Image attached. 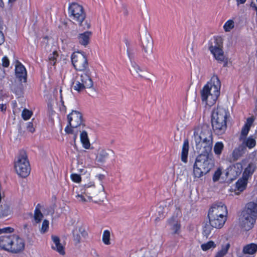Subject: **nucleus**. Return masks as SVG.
Wrapping results in <instances>:
<instances>
[{"label": "nucleus", "mask_w": 257, "mask_h": 257, "mask_svg": "<svg viewBox=\"0 0 257 257\" xmlns=\"http://www.w3.org/2000/svg\"><path fill=\"white\" fill-rule=\"evenodd\" d=\"M17 0H9V3H13L14 2H15Z\"/></svg>", "instance_id": "nucleus-63"}, {"label": "nucleus", "mask_w": 257, "mask_h": 257, "mask_svg": "<svg viewBox=\"0 0 257 257\" xmlns=\"http://www.w3.org/2000/svg\"><path fill=\"white\" fill-rule=\"evenodd\" d=\"M246 150L244 146H239L238 148H235L232 152V158L233 161L238 160L244 153Z\"/></svg>", "instance_id": "nucleus-32"}, {"label": "nucleus", "mask_w": 257, "mask_h": 257, "mask_svg": "<svg viewBox=\"0 0 257 257\" xmlns=\"http://www.w3.org/2000/svg\"><path fill=\"white\" fill-rule=\"evenodd\" d=\"M10 61L7 57L5 56L2 59V65L5 67H8L9 66Z\"/></svg>", "instance_id": "nucleus-51"}, {"label": "nucleus", "mask_w": 257, "mask_h": 257, "mask_svg": "<svg viewBox=\"0 0 257 257\" xmlns=\"http://www.w3.org/2000/svg\"><path fill=\"white\" fill-rule=\"evenodd\" d=\"M170 230L173 234H178L180 232L181 225L177 217L173 216L168 221Z\"/></svg>", "instance_id": "nucleus-22"}, {"label": "nucleus", "mask_w": 257, "mask_h": 257, "mask_svg": "<svg viewBox=\"0 0 257 257\" xmlns=\"http://www.w3.org/2000/svg\"><path fill=\"white\" fill-rule=\"evenodd\" d=\"M80 140L82 144L83 148L86 149H89L90 148V143L89 142L87 133L85 131H82L81 128Z\"/></svg>", "instance_id": "nucleus-30"}, {"label": "nucleus", "mask_w": 257, "mask_h": 257, "mask_svg": "<svg viewBox=\"0 0 257 257\" xmlns=\"http://www.w3.org/2000/svg\"><path fill=\"white\" fill-rule=\"evenodd\" d=\"M68 13L70 19L74 23L77 24L84 30L90 28V23L88 21H85L86 14L82 6L76 3H71L68 8Z\"/></svg>", "instance_id": "nucleus-6"}, {"label": "nucleus", "mask_w": 257, "mask_h": 257, "mask_svg": "<svg viewBox=\"0 0 257 257\" xmlns=\"http://www.w3.org/2000/svg\"><path fill=\"white\" fill-rule=\"evenodd\" d=\"M49 221L47 220H44L42 223V227L40 229V231L42 233L47 232L49 228Z\"/></svg>", "instance_id": "nucleus-45"}, {"label": "nucleus", "mask_w": 257, "mask_h": 257, "mask_svg": "<svg viewBox=\"0 0 257 257\" xmlns=\"http://www.w3.org/2000/svg\"><path fill=\"white\" fill-rule=\"evenodd\" d=\"M14 168L16 173L21 177L25 178L29 175L31 167L26 151L20 152L15 159Z\"/></svg>", "instance_id": "nucleus-7"}, {"label": "nucleus", "mask_w": 257, "mask_h": 257, "mask_svg": "<svg viewBox=\"0 0 257 257\" xmlns=\"http://www.w3.org/2000/svg\"><path fill=\"white\" fill-rule=\"evenodd\" d=\"M238 257H252V256H248V255H245V254H241L240 256H239Z\"/></svg>", "instance_id": "nucleus-62"}, {"label": "nucleus", "mask_w": 257, "mask_h": 257, "mask_svg": "<svg viewBox=\"0 0 257 257\" xmlns=\"http://www.w3.org/2000/svg\"><path fill=\"white\" fill-rule=\"evenodd\" d=\"M229 116V112L222 107L213 109L211 115V124L214 133L217 135L224 134L227 128V119Z\"/></svg>", "instance_id": "nucleus-3"}, {"label": "nucleus", "mask_w": 257, "mask_h": 257, "mask_svg": "<svg viewBox=\"0 0 257 257\" xmlns=\"http://www.w3.org/2000/svg\"><path fill=\"white\" fill-rule=\"evenodd\" d=\"M112 152V151L109 149H100L97 154L96 160L98 162L103 163L108 158L109 154Z\"/></svg>", "instance_id": "nucleus-25"}, {"label": "nucleus", "mask_w": 257, "mask_h": 257, "mask_svg": "<svg viewBox=\"0 0 257 257\" xmlns=\"http://www.w3.org/2000/svg\"><path fill=\"white\" fill-rule=\"evenodd\" d=\"M13 213L10 205L8 203H2L0 205V217L5 218L10 216Z\"/></svg>", "instance_id": "nucleus-24"}, {"label": "nucleus", "mask_w": 257, "mask_h": 257, "mask_svg": "<svg viewBox=\"0 0 257 257\" xmlns=\"http://www.w3.org/2000/svg\"><path fill=\"white\" fill-rule=\"evenodd\" d=\"M78 171L79 173L83 174H85L87 172L86 170L84 168H79V167L78 168Z\"/></svg>", "instance_id": "nucleus-54"}, {"label": "nucleus", "mask_w": 257, "mask_h": 257, "mask_svg": "<svg viewBox=\"0 0 257 257\" xmlns=\"http://www.w3.org/2000/svg\"><path fill=\"white\" fill-rule=\"evenodd\" d=\"M213 228L210 223L206 224L203 227V234L204 235L208 237L213 232Z\"/></svg>", "instance_id": "nucleus-38"}, {"label": "nucleus", "mask_w": 257, "mask_h": 257, "mask_svg": "<svg viewBox=\"0 0 257 257\" xmlns=\"http://www.w3.org/2000/svg\"><path fill=\"white\" fill-rule=\"evenodd\" d=\"M33 113L31 111L24 109L22 112V116L25 120H28L31 117Z\"/></svg>", "instance_id": "nucleus-43"}, {"label": "nucleus", "mask_w": 257, "mask_h": 257, "mask_svg": "<svg viewBox=\"0 0 257 257\" xmlns=\"http://www.w3.org/2000/svg\"><path fill=\"white\" fill-rule=\"evenodd\" d=\"M214 166L212 154H200L193 166V175L199 178L207 174Z\"/></svg>", "instance_id": "nucleus-4"}, {"label": "nucleus", "mask_w": 257, "mask_h": 257, "mask_svg": "<svg viewBox=\"0 0 257 257\" xmlns=\"http://www.w3.org/2000/svg\"><path fill=\"white\" fill-rule=\"evenodd\" d=\"M131 73L135 77L141 79H150L151 74L140 67L135 61H131V66L130 68Z\"/></svg>", "instance_id": "nucleus-13"}, {"label": "nucleus", "mask_w": 257, "mask_h": 257, "mask_svg": "<svg viewBox=\"0 0 257 257\" xmlns=\"http://www.w3.org/2000/svg\"><path fill=\"white\" fill-rule=\"evenodd\" d=\"M224 148V145L223 143L221 142H218L215 143L214 147V152L217 155H220Z\"/></svg>", "instance_id": "nucleus-37"}, {"label": "nucleus", "mask_w": 257, "mask_h": 257, "mask_svg": "<svg viewBox=\"0 0 257 257\" xmlns=\"http://www.w3.org/2000/svg\"><path fill=\"white\" fill-rule=\"evenodd\" d=\"M43 217V215L41 211L39 209L36 208L34 214L35 221L38 223L42 219Z\"/></svg>", "instance_id": "nucleus-42"}, {"label": "nucleus", "mask_w": 257, "mask_h": 257, "mask_svg": "<svg viewBox=\"0 0 257 257\" xmlns=\"http://www.w3.org/2000/svg\"><path fill=\"white\" fill-rule=\"evenodd\" d=\"M52 51H53V54L52 55H51L49 57V59L50 62V63L52 65H54L56 63V59L58 56V54H57V52L56 50H54Z\"/></svg>", "instance_id": "nucleus-44"}, {"label": "nucleus", "mask_w": 257, "mask_h": 257, "mask_svg": "<svg viewBox=\"0 0 257 257\" xmlns=\"http://www.w3.org/2000/svg\"><path fill=\"white\" fill-rule=\"evenodd\" d=\"M257 218V204L248 203L242 212L239 218V225L245 230H248L253 226Z\"/></svg>", "instance_id": "nucleus-5"}, {"label": "nucleus", "mask_w": 257, "mask_h": 257, "mask_svg": "<svg viewBox=\"0 0 257 257\" xmlns=\"http://www.w3.org/2000/svg\"><path fill=\"white\" fill-rule=\"evenodd\" d=\"M5 41V36L3 32L0 31V45L4 43Z\"/></svg>", "instance_id": "nucleus-52"}, {"label": "nucleus", "mask_w": 257, "mask_h": 257, "mask_svg": "<svg viewBox=\"0 0 257 257\" xmlns=\"http://www.w3.org/2000/svg\"><path fill=\"white\" fill-rule=\"evenodd\" d=\"M102 240L104 244L108 245L110 242V232L107 230L104 231L102 235Z\"/></svg>", "instance_id": "nucleus-41"}, {"label": "nucleus", "mask_w": 257, "mask_h": 257, "mask_svg": "<svg viewBox=\"0 0 257 257\" xmlns=\"http://www.w3.org/2000/svg\"><path fill=\"white\" fill-rule=\"evenodd\" d=\"M14 235H3L0 237V248L9 251Z\"/></svg>", "instance_id": "nucleus-23"}, {"label": "nucleus", "mask_w": 257, "mask_h": 257, "mask_svg": "<svg viewBox=\"0 0 257 257\" xmlns=\"http://www.w3.org/2000/svg\"><path fill=\"white\" fill-rule=\"evenodd\" d=\"M51 239L53 242L51 245L52 248L61 255H64L65 254V247L60 242L59 237L56 235H52Z\"/></svg>", "instance_id": "nucleus-17"}, {"label": "nucleus", "mask_w": 257, "mask_h": 257, "mask_svg": "<svg viewBox=\"0 0 257 257\" xmlns=\"http://www.w3.org/2000/svg\"><path fill=\"white\" fill-rule=\"evenodd\" d=\"M97 177L100 180H101L104 178V176L101 174H99L97 176Z\"/></svg>", "instance_id": "nucleus-59"}, {"label": "nucleus", "mask_w": 257, "mask_h": 257, "mask_svg": "<svg viewBox=\"0 0 257 257\" xmlns=\"http://www.w3.org/2000/svg\"><path fill=\"white\" fill-rule=\"evenodd\" d=\"M208 215L227 218L226 207L222 202L214 204L209 209Z\"/></svg>", "instance_id": "nucleus-15"}, {"label": "nucleus", "mask_w": 257, "mask_h": 257, "mask_svg": "<svg viewBox=\"0 0 257 257\" xmlns=\"http://www.w3.org/2000/svg\"><path fill=\"white\" fill-rule=\"evenodd\" d=\"M201 247L203 250L206 251L210 248H215L216 244L213 241H209L207 243L201 244Z\"/></svg>", "instance_id": "nucleus-40"}, {"label": "nucleus", "mask_w": 257, "mask_h": 257, "mask_svg": "<svg viewBox=\"0 0 257 257\" xmlns=\"http://www.w3.org/2000/svg\"><path fill=\"white\" fill-rule=\"evenodd\" d=\"M209 223L214 228H221L224 225L227 218L208 215Z\"/></svg>", "instance_id": "nucleus-19"}, {"label": "nucleus", "mask_w": 257, "mask_h": 257, "mask_svg": "<svg viewBox=\"0 0 257 257\" xmlns=\"http://www.w3.org/2000/svg\"><path fill=\"white\" fill-rule=\"evenodd\" d=\"M246 0H236L237 5L238 6L240 4H244Z\"/></svg>", "instance_id": "nucleus-57"}, {"label": "nucleus", "mask_w": 257, "mask_h": 257, "mask_svg": "<svg viewBox=\"0 0 257 257\" xmlns=\"http://www.w3.org/2000/svg\"><path fill=\"white\" fill-rule=\"evenodd\" d=\"M71 178L72 181L76 183H80L81 181V178L80 175L77 174H73L71 175Z\"/></svg>", "instance_id": "nucleus-47"}, {"label": "nucleus", "mask_w": 257, "mask_h": 257, "mask_svg": "<svg viewBox=\"0 0 257 257\" xmlns=\"http://www.w3.org/2000/svg\"><path fill=\"white\" fill-rule=\"evenodd\" d=\"M159 217H158L155 219V221L156 223H157L158 221H159L160 220H161L162 218L164 217L163 214H159Z\"/></svg>", "instance_id": "nucleus-56"}, {"label": "nucleus", "mask_w": 257, "mask_h": 257, "mask_svg": "<svg viewBox=\"0 0 257 257\" xmlns=\"http://www.w3.org/2000/svg\"><path fill=\"white\" fill-rule=\"evenodd\" d=\"M251 7L254 8V10L256 11V15H257V6H256L255 4L251 3Z\"/></svg>", "instance_id": "nucleus-58"}, {"label": "nucleus", "mask_w": 257, "mask_h": 257, "mask_svg": "<svg viewBox=\"0 0 257 257\" xmlns=\"http://www.w3.org/2000/svg\"><path fill=\"white\" fill-rule=\"evenodd\" d=\"M221 83L216 75H213L210 80L201 91L202 103L209 107L215 104L219 94Z\"/></svg>", "instance_id": "nucleus-2"}, {"label": "nucleus", "mask_w": 257, "mask_h": 257, "mask_svg": "<svg viewBox=\"0 0 257 257\" xmlns=\"http://www.w3.org/2000/svg\"><path fill=\"white\" fill-rule=\"evenodd\" d=\"M81 189L85 195L88 197L89 195L90 199L92 200L94 199L96 202H103L106 198L104 188L102 184L96 187L94 182H89L81 186Z\"/></svg>", "instance_id": "nucleus-8"}, {"label": "nucleus", "mask_w": 257, "mask_h": 257, "mask_svg": "<svg viewBox=\"0 0 257 257\" xmlns=\"http://www.w3.org/2000/svg\"><path fill=\"white\" fill-rule=\"evenodd\" d=\"M209 49L214 58L219 62H223L226 61L225 56L222 49L223 45L221 38H217L215 39L214 43H212Z\"/></svg>", "instance_id": "nucleus-11"}, {"label": "nucleus", "mask_w": 257, "mask_h": 257, "mask_svg": "<svg viewBox=\"0 0 257 257\" xmlns=\"http://www.w3.org/2000/svg\"><path fill=\"white\" fill-rule=\"evenodd\" d=\"M68 120L69 125L66 127L65 131L67 134L73 135L75 140L79 132L83 128L82 115L79 111H72L68 115Z\"/></svg>", "instance_id": "nucleus-9"}, {"label": "nucleus", "mask_w": 257, "mask_h": 257, "mask_svg": "<svg viewBox=\"0 0 257 257\" xmlns=\"http://www.w3.org/2000/svg\"><path fill=\"white\" fill-rule=\"evenodd\" d=\"M92 35V33L89 31H86L78 34L77 39L79 44L85 47L87 46L90 43V38Z\"/></svg>", "instance_id": "nucleus-20"}, {"label": "nucleus", "mask_w": 257, "mask_h": 257, "mask_svg": "<svg viewBox=\"0 0 257 257\" xmlns=\"http://www.w3.org/2000/svg\"><path fill=\"white\" fill-rule=\"evenodd\" d=\"M257 251V244L254 243H249L245 245L242 249V254L252 255Z\"/></svg>", "instance_id": "nucleus-27"}, {"label": "nucleus", "mask_w": 257, "mask_h": 257, "mask_svg": "<svg viewBox=\"0 0 257 257\" xmlns=\"http://www.w3.org/2000/svg\"><path fill=\"white\" fill-rule=\"evenodd\" d=\"M230 244L229 243H226L222 246L220 250L217 252L215 257H223L227 253Z\"/></svg>", "instance_id": "nucleus-36"}, {"label": "nucleus", "mask_w": 257, "mask_h": 257, "mask_svg": "<svg viewBox=\"0 0 257 257\" xmlns=\"http://www.w3.org/2000/svg\"><path fill=\"white\" fill-rule=\"evenodd\" d=\"M189 148V146L188 141L186 140L184 142L181 152V160L184 163H187V162Z\"/></svg>", "instance_id": "nucleus-31"}, {"label": "nucleus", "mask_w": 257, "mask_h": 257, "mask_svg": "<svg viewBox=\"0 0 257 257\" xmlns=\"http://www.w3.org/2000/svg\"><path fill=\"white\" fill-rule=\"evenodd\" d=\"M71 61L73 66L77 70L72 79V88L78 92H83L86 89H91V92L89 94L91 96L95 95L96 93L93 88V82L85 55L80 52H74L71 55Z\"/></svg>", "instance_id": "nucleus-1"}, {"label": "nucleus", "mask_w": 257, "mask_h": 257, "mask_svg": "<svg viewBox=\"0 0 257 257\" xmlns=\"http://www.w3.org/2000/svg\"><path fill=\"white\" fill-rule=\"evenodd\" d=\"M4 6V4L3 2V0H0V7H3Z\"/></svg>", "instance_id": "nucleus-60"}, {"label": "nucleus", "mask_w": 257, "mask_h": 257, "mask_svg": "<svg viewBox=\"0 0 257 257\" xmlns=\"http://www.w3.org/2000/svg\"><path fill=\"white\" fill-rule=\"evenodd\" d=\"M0 108L2 111H4L6 110L7 106L5 104H0Z\"/></svg>", "instance_id": "nucleus-55"}, {"label": "nucleus", "mask_w": 257, "mask_h": 257, "mask_svg": "<svg viewBox=\"0 0 257 257\" xmlns=\"http://www.w3.org/2000/svg\"><path fill=\"white\" fill-rule=\"evenodd\" d=\"M195 148L200 154H212V139L195 143Z\"/></svg>", "instance_id": "nucleus-16"}, {"label": "nucleus", "mask_w": 257, "mask_h": 257, "mask_svg": "<svg viewBox=\"0 0 257 257\" xmlns=\"http://www.w3.org/2000/svg\"><path fill=\"white\" fill-rule=\"evenodd\" d=\"M9 252L19 253L22 252L25 247L24 240L17 235H14Z\"/></svg>", "instance_id": "nucleus-14"}, {"label": "nucleus", "mask_w": 257, "mask_h": 257, "mask_svg": "<svg viewBox=\"0 0 257 257\" xmlns=\"http://www.w3.org/2000/svg\"><path fill=\"white\" fill-rule=\"evenodd\" d=\"M15 74L21 81L26 82L27 80V71L25 67L19 61L15 65Z\"/></svg>", "instance_id": "nucleus-18"}, {"label": "nucleus", "mask_w": 257, "mask_h": 257, "mask_svg": "<svg viewBox=\"0 0 257 257\" xmlns=\"http://www.w3.org/2000/svg\"><path fill=\"white\" fill-rule=\"evenodd\" d=\"M142 45L146 53H150L153 49V42L150 35L147 32L142 39Z\"/></svg>", "instance_id": "nucleus-21"}, {"label": "nucleus", "mask_w": 257, "mask_h": 257, "mask_svg": "<svg viewBox=\"0 0 257 257\" xmlns=\"http://www.w3.org/2000/svg\"><path fill=\"white\" fill-rule=\"evenodd\" d=\"M247 180V179L243 178L242 179L238 180L236 184V187L238 190L242 191L245 189L246 185Z\"/></svg>", "instance_id": "nucleus-35"}, {"label": "nucleus", "mask_w": 257, "mask_h": 257, "mask_svg": "<svg viewBox=\"0 0 257 257\" xmlns=\"http://www.w3.org/2000/svg\"><path fill=\"white\" fill-rule=\"evenodd\" d=\"M158 255V252L157 250L153 249L145 254V257H157Z\"/></svg>", "instance_id": "nucleus-48"}, {"label": "nucleus", "mask_w": 257, "mask_h": 257, "mask_svg": "<svg viewBox=\"0 0 257 257\" xmlns=\"http://www.w3.org/2000/svg\"><path fill=\"white\" fill-rule=\"evenodd\" d=\"M72 225L74 226L72 231L73 240L75 244L77 245L81 243L82 238H85L88 236V232L82 223L78 220L72 221Z\"/></svg>", "instance_id": "nucleus-10"}, {"label": "nucleus", "mask_w": 257, "mask_h": 257, "mask_svg": "<svg viewBox=\"0 0 257 257\" xmlns=\"http://www.w3.org/2000/svg\"><path fill=\"white\" fill-rule=\"evenodd\" d=\"M222 174L221 170L220 168L217 169V170L215 172L213 176V180L214 182H216L218 181L220 177Z\"/></svg>", "instance_id": "nucleus-46"}, {"label": "nucleus", "mask_w": 257, "mask_h": 257, "mask_svg": "<svg viewBox=\"0 0 257 257\" xmlns=\"http://www.w3.org/2000/svg\"><path fill=\"white\" fill-rule=\"evenodd\" d=\"M75 200L77 202L81 203H85L88 202L92 201L90 199V196L88 195V197L84 194V193L82 192V190L81 189L80 191L76 192L75 196Z\"/></svg>", "instance_id": "nucleus-28"}, {"label": "nucleus", "mask_w": 257, "mask_h": 257, "mask_svg": "<svg viewBox=\"0 0 257 257\" xmlns=\"http://www.w3.org/2000/svg\"><path fill=\"white\" fill-rule=\"evenodd\" d=\"M13 231L14 229L10 227L0 228V234L4 233H11Z\"/></svg>", "instance_id": "nucleus-49"}, {"label": "nucleus", "mask_w": 257, "mask_h": 257, "mask_svg": "<svg viewBox=\"0 0 257 257\" xmlns=\"http://www.w3.org/2000/svg\"><path fill=\"white\" fill-rule=\"evenodd\" d=\"M241 141H242V146H245L249 149H252L254 147L256 144V141L252 136L249 137L247 138H244Z\"/></svg>", "instance_id": "nucleus-33"}, {"label": "nucleus", "mask_w": 257, "mask_h": 257, "mask_svg": "<svg viewBox=\"0 0 257 257\" xmlns=\"http://www.w3.org/2000/svg\"><path fill=\"white\" fill-rule=\"evenodd\" d=\"M127 54H128V56L129 57L130 59H132V54H131V53L129 52V51H127Z\"/></svg>", "instance_id": "nucleus-61"}, {"label": "nucleus", "mask_w": 257, "mask_h": 257, "mask_svg": "<svg viewBox=\"0 0 257 257\" xmlns=\"http://www.w3.org/2000/svg\"><path fill=\"white\" fill-rule=\"evenodd\" d=\"M242 165L241 163H237L231 166L229 173L233 177L239 175L242 171Z\"/></svg>", "instance_id": "nucleus-26"}, {"label": "nucleus", "mask_w": 257, "mask_h": 257, "mask_svg": "<svg viewBox=\"0 0 257 257\" xmlns=\"http://www.w3.org/2000/svg\"><path fill=\"white\" fill-rule=\"evenodd\" d=\"M26 127L27 130L31 133H34L35 131L33 123L32 122H29L27 123Z\"/></svg>", "instance_id": "nucleus-50"}, {"label": "nucleus", "mask_w": 257, "mask_h": 257, "mask_svg": "<svg viewBox=\"0 0 257 257\" xmlns=\"http://www.w3.org/2000/svg\"><path fill=\"white\" fill-rule=\"evenodd\" d=\"M234 27V22L232 20H229L226 22L223 26L225 32H230Z\"/></svg>", "instance_id": "nucleus-39"}, {"label": "nucleus", "mask_w": 257, "mask_h": 257, "mask_svg": "<svg viewBox=\"0 0 257 257\" xmlns=\"http://www.w3.org/2000/svg\"><path fill=\"white\" fill-rule=\"evenodd\" d=\"M255 170V166L253 164H248V166L245 169L243 173V178L248 179L254 172Z\"/></svg>", "instance_id": "nucleus-34"}, {"label": "nucleus", "mask_w": 257, "mask_h": 257, "mask_svg": "<svg viewBox=\"0 0 257 257\" xmlns=\"http://www.w3.org/2000/svg\"><path fill=\"white\" fill-rule=\"evenodd\" d=\"M11 87L12 89H13L14 88L13 86H11Z\"/></svg>", "instance_id": "nucleus-64"}, {"label": "nucleus", "mask_w": 257, "mask_h": 257, "mask_svg": "<svg viewBox=\"0 0 257 257\" xmlns=\"http://www.w3.org/2000/svg\"><path fill=\"white\" fill-rule=\"evenodd\" d=\"M5 77V72L0 68V80H2Z\"/></svg>", "instance_id": "nucleus-53"}, {"label": "nucleus", "mask_w": 257, "mask_h": 257, "mask_svg": "<svg viewBox=\"0 0 257 257\" xmlns=\"http://www.w3.org/2000/svg\"><path fill=\"white\" fill-rule=\"evenodd\" d=\"M253 119L251 117L248 118L247 119V121L243 128H242L241 135L240 136V140H243L245 138V137L248 133L249 130L250 129V126L251 125L253 122Z\"/></svg>", "instance_id": "nucleus-29"}, {"label": "nucleus", "mask_w": 257, "mask_h": 257, "mask_svg": "<svg viewBox=\"0 0 257 257\" xmlns=\"http://www.w3.org/2000/svg\"><path fill=\"white\" fill-rule=\"evenodd\" d=\"M212 139V133L206 125L199 126L195 128L194 133V141L195 143L206 141Z\"/></svg>", "instance_id": "nucleus-12"}]
</instances>
